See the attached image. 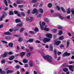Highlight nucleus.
Listing matches in <instances>:
<instances>
[{"mask_svg":"<svg viewBox=\"0 0 74 74\" xmlns=\"http://www.w3.org/2000/svg\"><path fill=\"white\" fill-rule=\"evenodd\" d=\"M42 56L43 57L44 59H45V60H47L49 62H52V58L51 57V56H44L45 55V54L44 53H42L41 54Z\"/></svg>","mask_w":74,"mask_h":74,"instance_id":"1","label":"nucleus"},{"mask_svg":"<svg viewBox=\"0 0 74 74\" xmlns=\"http://www.w3.org/2000/svg\"><path fill=\"white\" fill-rule=\"evenodd\" d=\"M51 41V39H48L46 38H44L43 41L44 43H46V42H49V41Z\"/></svg>","mask_w":74,"mask_h":74,"instance_id":"2","label":"nucleus"},{"mask_svg":"<svg viewBox=\"0 0 74 74\" xmlns=\"http://www.w3.org/2000/svg\"><path fill=\"white\" fill-rule=\"evenodd\" d=\"M33 17H26V21H29V22H32L33 20Z\"/></svg>","mask_w":74,"mask_h":74,"instance_id":"3","label":"nucleus"},{"mask_svg":"<svg viewBox=\"0 0 74 74\" xmlns=\"http://www.w3.org/2000/svg\"><path fill=\"white\" fill-rule=\"evenodd\" d=\"M46 36L49 38H52V34L50 33H47L46 34Z\"/></svg>","mask_w":74,"mask_h":74,"instance_id":"4","label":"nucleus"},{"mask_svg":"<svg viewBox=\"0 0 74 74\" xmlns=\"http://www.w3.org/2000/svg\"><path fill=\"white\" fill-rule=\"evenodd\" d=\"M71 54L70 53H67V52L66 51L64 53L63 55L62 56L63 57H65V56H69Z\"/></svg>","mask_w":74,"mask_h":74,"instance_id":"5","label":"nucleus"},{"mask_svg":"<svg viewBox=\"0 0 74 74\" xmlns=\"http://www.w3.org/2000/svg\"><path fill=\"white\" fill-rule=\"evenodd\" d=\"M69 69L72 71H73V69H74V66L70 65L69 66Z\"/></svg>","mask_w":74,"mask_h":74,"instance_id":"6","label":"nucleus"},{"mask_svg":"<svg viewBox=\"0 0 74 74\" xmlns=\"http://www.w3.org/2000/svg\"><path fill=\"white\" fill-rule=\"evenodd\" d=\"M54 53L55 55L54 56V58L55 59H56V58H57V50L56 49H54Z\"/></svg>","mask_w":74,"mask_h":74,"instance_id":"7","label":"nucleus"},{"mask_svg":"<svg viewBox=\"0 0 74 74\" xmlns=\"http://www.w3.org/2000/svg\"><path fill=\"white\" fill-rule=\"evenodd\" d=\"M25 53H26V52H22L20 53V56L21 58H23L25 55Z\"/></svg>","mask_w":74,"mask_h":74,"instance_id":"8","label":"nucleus"},{"mask_svg":"<svg viewBox=\"0 0 74 74\" xmlns=\"http://www.w3.org/2000/svg\"><path fill=\"white\" fill-rule=\"evenodd\" d=\"M4 35H8L9 36L11 35V33L8 32H5L3 33Z\"/></svg>","mask_w":74,"mask_h":74,"instance_id":"9","label":"nucleus"},{"mask_svg":"<svg viewBox=\"0 0 74 74\" xmlns=\"http://www.w3.org/2000/svg\"><path fill=\"white\" fill-rule=\"evenodd\" d=\"M35 13H38V11L36 8H34L33 10V12H32V14H34Z\"/></svg>","mask_w":74,"mask_h":74,"instance_id":"10","label":"nucleus"},{"mask_svg":"<svg viewBox=\"0 0 74 74\" xmlns=\"http://www.w3.org/2000/svg\"><path fill=\"white\" fill-rule=\"evenodd\" d=\"M7 55V53L5 52L3 54H2L1 56L2 57H3V58H5Z\"/></svg>","mask_w":74,"mask_h":74,"instance_id":"11","label":"nucleus"},{"mask_svg":"<svg viewBox=\"0 0 74 74\" xmlns=\"http://www.w3.org/2000/svg\"><path fill=\"white\" fill-rule=\"evenodd\" d=\"M61 43V41H57L56 42L54 43V45H58Z\"/></svg>","mask_w":74,"mask_h":74,"instance_id":"12","label":"nucleus"},{"mask_svg":"<svg viewBox=\"0 0 74 74\" xmlns=\"http://www.w3.org/2000/svg\"><path fill=\"white\" fill-rule=\"evenodd\" d=\"M3 2L5 4V5L6 7H8V2L6 0H3Z\"/></svg>","mask_w":74,"mask_h":74,"instance_id":"13","label":"nucleus"},{"mask_svg":"<svg viewBox=\"0 0 74 74\" xmlns=\"http://www.w3.org/2000/svg\"><path fill=\"white\" fill-rule=\"evenodd\" d=\"M44 19L45 21L46 22H47V23H49V22H50V20L48 18H45Z\"/></svg>","mask_w":74,"mask_h":74,"instance_id":"14","label":"nucleus"},{"mask_svg":"<svg viewBox=\"0 0 74 74\" xmlns=\"http://www.w3.org/2000/svg\"><path fill=\"white\" fill-rule=\"evenodd\" d=\"M39 25L40 26V29L42 30L44 29V27L42 26V24H41V22L40 21L39 22Z\"/></svg>","mask_w":74,"mask_h":74,"instance_id":"15","label":"nucleus"},{"mask_svg":"<svg viewBox=\"0 0 74 74\" xmlns=\"http://www.w3.org/2000/svg\"><path fill=\"white\" fill-rule=\"evenodd\" d=\"M33 42V38H30L28 40L26 41V42Z\"/></svg>","mask_w":74,"mask_h":74,"instance_id":"16","label":"nucleus"},{"mask_svg":"<svg viewBox=\"0 0 74 74\" xmlns=\"http://www.w3.org/2000/svg\"><path fill=\"white\" fill-rule=\"evenodd\" d=\"M14 44L11 42H10L9 43L8 45L10 47H11V48H12L13 47V45Z\"/></svg>","mask_w":74,"mask_h":74,"instance_id":"17","label":"nucleus"},{"mask_svg":"<svg viewBox=\"0 0 74 74\" xmlns=\"http://www.w3.org/2000/svg\"><path fill=\"white\" fill-rule=\"evenodd\" d=\"M15 22L16 23H20L21 22V21L20 19L17 18L15 20Z\"/></svg>","mask_w":74,"mask_h":74,"instance_id":"18","label":"nucleus"},{"mask_svg":"<svg viewBox=\"0 0 74 74\" xmlns=\"http://www.w3.org/2000/svg\"><path fill=\"white\" fill-rule=\"evenodd\" d=\"M15 58V56H12L10 57L9 58V60H12Z\"/></svg>","mask_w":74,"mask_h":74,"instance_id":"19","label":"nucleus"},{"mask_svg":"<svg viewBox=\"0 0 74 74\" xmlns=\"http://www.w3.org/2000/svg\"><path fill=\"white\" fill-rule=\"evenodd\" d=\"M23 62L24 63H27L28 62V60L26 59H24L23 60Z\"/></svg>","mask_w":74,"mask_h":74,"instance_id":"20","label":"nucleus"},{"mask_svg":"<svg viewBox=\"0 0 74 74\" xmlns=\"http://www.w3.org/2000/svg\"><path fill=\"white\" fill-rule=\"evenodd\" d=\"M24 0H17L16 2L17 4H21V2L23 1Z\"/></svg>","mask_w":74,"mask_h":74,"instance_id":"21","label":"nucleus"},{"mask_svg":"<svg viewBox=\"0 0 74 74\" xmlns=\"http://www.w3.org/2000/svg\"><path fill=\"white\" fill-rule=\"evenodd\" d=\"M68 70H69V69L67 68H65L63 69V71L64 72H67V71H68Z\"/></svg>","mask_w":74,"mask_h":74,"instance_id":"22","label":"nucleus"},{"mask_svg":"<svg viewBox=\"0 0 74 74\" xmlns=\"http://www.w3.org/2000/svg\"><path fill=\"white\" fill-rule=\"evenodd\" d=\"M13 73V71L11 70H8V71L6 72L7 74H9V73Z\"/></svg>","mask_w":74,"mask_h":74,"instance_id":"23","label":"nucleus"},{"mask_svg":"<svg viewBox=\"0 0 74 74\" xmlns=\"http://www.w3.org/2000/svg\"><path fill=\"white\" fill-rule=\"evenodd\" d=\"M49 47H50V51H53V47H52V45H50Z\"/></svg>","mask_w":74,"mask_h":74,"instance_id":"24","label":"nucleus"},{"mask_svg":"<svg viewBox=\"0 0 74 74\" xmlns=\"http://www.w3.org/2000/svg\"><path fill=\"white\" fill-rule=\"evenodd\" d=\"M39 12H40V13H41V14H42L44 12V10L41 8H40L39 9Z\"/></svg>","mask_w":74,"mask_h":74,"instance_id":"25","label":"nucleus"},{"mask_svg":"<svg viewBox=\"0 0 74 74\" xmlns=\"http://www.w3.org/2000/svg\"><path fill=\"white\" fill-rule=\"evenodd\" d=\"M5 38L6 40H11V37L9 36H5Z\"/></svg>","mask_w":74,"mask_h":74,"instance_id":"26","label":"nucleus"},{"mask_svg":"<svg viewBox=\"0 0 74 74\" xmlns=\"http://www.w3.org/2000/svg\"><path fill=\"white\" fill-rule=\"evenodd\" d=\"M29 65L31 67H33V62L32 61H30L29 62Z\"/></svg>","mask_w":74,"mask_h":74,"instance_id":"27","label":"nucleus"},{"mask_svg":"<svg viewBox=\"0 0 74 74\" xmlns=\"http://www.w3.org/2000/svg\"><path fill=\"white\" fill-rule=\"evenodd\" d=\"M69 45H70V42H69V40H68L67 42V46H66L67 48H68V47L69 46Z\"/></svg>","mask_w":74,"mask_h":74,"instance_id":"28","label":"nucleus"},{"mask_svg":"<svg viewBox=\"0 0 74 74\" xmlns=\"http://www.w3.org/2000/svg\"><path fill=\"white\" fill-rule=\"evenodd\" d=\"M52 5L51 3H49L48 4V6L49 8H51L52 7Z\"/></svg>","mask_w":74,"mask_h":74,"instance_id":"29","label":"nucleus"},{"mask_svg":"<svg viewBox=\"0 0 74 74\" xmlns=\"http://www.w3.org/2000/svg\"><path fill=\"white\" fill-rule=\"evenodd\" d=\"M64 37H63V36H61L59 38V39L60 40H63V39H64Z\"/></svg>","mask_w":74,"mask_h":74,"instance_id":"30","label":"nucleus"},{"mask_svg":"<svg viewBox=\"0 0 74 74\" xmlns=\"http://www.w3.org/2000/svg\"><path fill=\"white\" fill-rule=\"evenodd\" d=\"M63 34V31H59L58 33V35H62Z\"/></svg>","mask_w":74,"mask_h":74,"instance_id":"31","label":"nucleus"},{"mask_svg":"<svg viewBox=\"0 0 74 74\" xmlns=\"http://www.w3.org/2000/svg\"><path fill=\"white\" fill-rule=\"evenodd\" d=\"M16 26L17 27H21L22 26V24L21 23H19Z\"/></svg>","mask_w":74,"mask_h":74,"instance_id":"32","label":"nucleus"},{"mask_svg":"<svg viewBox=\"0 0 74 74\" xmlns=\"http://www.w3.org/2000/svg\"><path fill=\"white\" fill-rule=\"evenodd\" d=\"M5 63V61L4 59H2L1 61V63L2 64H3V63Z\"/></svg>","mask_w":74,"mask_h":74,"instance_id":"33","label":"nucleus"},{"mask_svg":"<svg viewBox=\"0 0 74 74\" xmlns=\"http://www.w3.org/2000/svg\"><path fill=\"white\" fill-rule=\"evenodd\" d=\"M24 28H22L19 31L20 33H22L23 31L24 30Z\"/></svg>","mask_w":74,"mask_h":74,"instance_id":"34","label":"nucleus"},{"mask_svg":"<svg viewBox=\"0 0 74 74\" xmlns=\"http://www.w3.org/2000/svg\"><path fill=\"white\" fill-rule=\"evenodd\" d=\"M61 9L63 12H66V11H65L64 9V8H63V7H61Z\"/></svg>","mask_w":74,"mask_h":74,"instance_id":"35","label":"nucleus"},{"mask_svg":"<svg viewBox=\"0 0 74 74\" xmlns=\"http://www.w3.org/2000/svg\"><path fill=\"white\" fill-rule=\"evenodd\" d=\"M52 31H53V32L54 33H55L56 32V31H57V29H52Z\"/></svg>","mask_w":74,"mask_h":74,"instance_id":"36","label":"nucleus"},{"mask_svg":"<svg viewBox=\"0 0 74 74\" xmlns=\"http://www.w3.org/2000/svg\"><path fill=\"white\" fill-rule=\"evenodd\" d=\"M34 31H35L36 32H38V31H39V30L38 28L36 27L35 29H34Z\"/></svg>","mask_w":74,"mask_h":74,"instance_id":"37","label":"nucleus"},{"mask_svg":"<svg viewBox=\"0 0 74 74\" xmlns=\"http://www.w3.org/2000/svg\"><path fill=\"white\" fill-rule=\"evenodd\" d=\"M44 30H45V31H47V32H48L49 30V28H44Z\"/></svg>","mask_w":74,"mask_h":74,"instance_id":"38","label":"nucleus"},{"mask_svg":"<svg viewBox=\"0 0 74 74\" xmlns=\"http://www.w3.org/2000/svg\"><path fill=\"white\" fill-rule=\"evenodd\" d=\"M57 27L58 28V29H62V26L59 25H58L57 26Z\"/></svg>","mask_w":74,"mask_h":74,"instance_id":"39","label":"nucleus"},{"mask_svg":"<svg viewBox=\"0 0 74 74\" xmlns=\"http://www.w3.org/2000/svg\"><path fill=\"white\" fill-rule=\"evenodd\" d=\"M18 40L19 42H21V41H22L23 40L22 38H19Z\"/></svg>","mask_w":74,"mask_h":74,"instance_id":"40","label":"nucleus"},{"mask_svg":"<svg viewBox=\"0 0 74 74\" xmlns=\"http://www.w3.org/2000/svg\"><path fill=\"white\" fill-rule=\"evenodd\" d=\"M30 55V53H27V56L28 58H29Z\"/></svg>","mask_w":74,"mask_h":74,"instance_id":"41","label":"nucleus"},{"mask_svg":"<svg viewBox=\"0 0 74 74\" xmlns=\"http://www.w3.org/2000/svg\"><path fill=\"white\" fill-rule=\"evenodd\" d=\"M66 63H64L62 65V66L63 67H68V65H66Z\"/></svg>","mask_w":74,"mask_h":74,"instance_id":"42","label":"nucleus"},{"mask_svg":"<svg viewBox=\"0 0 74 74\" xmlns=\"http://www.w3.org/2000/svg\"><path fill=\"white\" fill-rule=\"evenodd\" d=\"M9 14L10 15H13V12L12 11H10L9 12Z\"/></svg>","mask_w":74,"mask_h":74,"instance_id":"43","label":"nucleus"},{"mask_svg":"<svg viewBox=\"0 0 74 74\" xmlns=\"http://www.w3.org/2000/svg\"><path fill=\"white\" fill-rule=\"evenodd\" d=\"M20 67L21 66L19 65H17L16 66V68H17V69H19Z\"/></svg>","mask_w":74,"mask_h":74,"instance_id":"44","label":"nucleus"},{"mask_svg":"<svg viewBox=\"0 0 74 74\" xmlns=\"http://www.w3.org/2000/svg\"><path fill=\"white\" fill-rule=\"evenodd\" d=\"M23 5H19L18 6V8H22L23 7Z\"/></svg>","mask_w":74,"mask_h":74,"instance_id":"45","label":"nucleus"},{"mask_svg":"<svg viewBox=\"0 0 74 74\" xmlns=\"http://www.w3.org/2000/svg\"><path fill=\"white\" fill-rule=\"evenodd\" d=\"M30 49L32 51L33 49V47H32L31 46H29V47Z\"/></svg>","mask_w":74,"mask_h":74,"instance_id":"46","label":"nucleus"},{"mask_svg":"<svg viewBox=\"0 0 74 74\" xmlns=\"http://www.w3.org/2000/svg\"><path fill=\"white\" fill-rule=\"evenodd\" d=\"M45 25V22H43L42 23V26H44Z\"/></svg>","mask_w":74,"mask_h":74,"instance_id":"47","label":"nucleus"},{"mask_svg":"<svg viewBox=\"0 0 74 74\" xmlns=\"http://www.w3.org/2000/svg\"><path fill=\"white\" fill-rule=\"evenodd\" d=\"M59 18H60V19H64L63 17H62V16H59Z\"/></svg>","mask_w":74,"mask_h":74,"instance_id":"48","label":"nucleus"},{"mask_svg":"<svg viewBox=\"0 0 74 74\" xmlns=\"http://www.w3.org/2000/svg\"><path fill=\"white\" fill-rule=\"evenodd\" d=\"M29 32L30 34H34V32L33 31H30Z\"/></svg>","mask_w":74,"mask_h":74,"instance_id":"49","label":"nucleus"},{"mask_svg":"<svg viewBox=\"0 0 74 74\" xmlns=\"http://www.w3.org/2000/svg\"><path fill=\"white\" fill-rule=\"evenodd\" d=\"M67 14H70V9H69L68 10V12H67Z\"/></svg>","mask_w":74,"mask_h":74,"instance_id":"50","label":"nucleus"},{"mask_svg":"<svg viewBox=\"0 0 74 74\" xmlns=\"http://www.w3.org/2000/svg\"><path fill=\"white\" fill-rule=\"evenodd\" d=\"M14 30V29H10L9 30V31H10V32H12Z\"/></svg>","mask_w":74,"mask_h":74,"instance_id":"51","label":"nucleus"},{"mask_svg":"<svg viewBox=\"0 0 74 74\" xmlns=\"http://www.w3.org/2000/svg\"><path fill=\"white\" fill-rule=\"evenodd\" d=\"M36 43H40L41 42L40 41H39L38 40H37L35 42Z\"/></svg>","mask_w":74,"mask_h":74,"instance_id":"52","label":"nucleus"},{"mask_svg":"<svg viewBox=\"0 0 74 74\" xmlns=\"http://www.w3.org/2000/svg\"><path fill=\"white\" fill-rule=\"evenodd\" d=\"M3 15H5V16H6L7 15V13H5V12L4 11L3 12Z\"/></svg>","mask_w":74,"mask_h":74,"instance_id":"53","label":"nucleus"},{"mask_svg":"<svg viewBox=\"0 0 74 74\" xmlns=\"http://www.w3.org/2000/svg\"><path fill=\"white\" fill-rule=\"evenodd\" d=\"M21 14L23 16H25V12H22L21 13Z\"/></svg>","mask_w":74,"mask_h":74,"instance_id":"54","label":"nucleus"},{"mask_svg":"<svg viewBox=\"0 0 74 74\" xmlns=\"http://www.w3.org/2000/svg\"><path fill=\"white\" fill-rule=\"evenodd\" d=\"M8 2L9 4H11V3H12V2H11V0H8Z\"/></svg>","mask_w":74,"mask_h":74,"instance_id":"55","label":"nucleus"},{"mask_svg":"<svg viewBox=\"0 0 74 74\" xmlns=\"http://www.w3.org/2000/svg\"><path fill=\"white\" fill-rule=\"evenodd\" d=\"M66 18L68 19H70V16H66Z\"/></svg>","mask_w":74,"mask_h":74,"instance_id":"56","label":"nucleus"},{"mask_svg":"<svg viewBox=\"0 0 74 74\" xmlns=\"http://www.w3.org/2000/svg\"><path fill=\"white\" fill-rule=\"evenodd\" d=\"M34 74H38V73L36 71H34Z\"/></svg>","mask_w":74,"mask_h":74,"instance_id":"57","label":"nucleus"},{"mask_svg":"<svg viewBox=\"0 0 74 74\" xmlns=\"http://www.w3.org/2000/svg\"><path fill=\"white\" fill-rule=\"evenodd\" d=\"M14 12L15 14H18V12L16 11H14Z\"/></svg>","mask_w":74,"mask_h":74,"instance_id":"58","label":"nucleus"},{"mask_svg":"<svg viewBox=\"0 0 74 74\" xmlns=\"http://www.w3.org/2000/svg\"><path fill=\"white\" fill-rule=\"evenodd\" d=\"M57 8L58 10H59H59H60V7H59V6H57Z\"/></svg>","mask_w":74,"mask_h":74,"instance_id":"59","label":"nucleus"},{"mask_svg":"<svg viewBox=\"0 0 74 74\" xmlns=\"http://www.w3.org/2000/svg\"><path fill=\"white\" fill-rule=\"evenodd\" d=\"M18 30H19V29H13V31H14V32H16V31H18Z\"/></svg>","mask_w":74,"mask_h":74,"instance_id":"60","label":"nucleus"},{"mask_svg":"<svg viewBox=\"0 0 74 74\" xmlns=\"http://www.w3.org/2000/svg\"><path fill=\"white\" fill-rule=\"evenodd\" d=\"M1 74H5V72H4V71H1Z\"/></svg>","mask_w":74,"mask_h":74,"instance_id":"61","label":"nucleus"},{"mask_svg":"<svg viewBox=\"0 0 74 74\" xmlns=\"http://www.w3.org/2000/svg\"><path fill=\"white\" fill-rule=\"evenodd\" d=\"M32 3H36L37 2V0H33L32 1Z\"/></svg>","mask_w":74,"mask_h":74,"instance_id":"62","label":"nucleus"},{"mask_svg":"<svg viewBox=\"0 0 74 74\" xmlns=\"http://www.w3.org/2000/svg\"><path fill=\"white\" fill-rule=\"evenodd\" d=\"M71 11L72 12V13L73 15H74V10L73 9L72 10H71Z\"/></svg>","mask_w":74,"mask_h":74,"instance_id":"63","label":"nucleus"},{"mask_svg":"<svg viewBox=\"0 0 74 74\" xmlns=\"http://www.w3.org/2000/svg\"><path fill=\"white\" fill-rule=\"evenodd\" d=\"M60 48H63L64 47V45H61L60 46Z\"/></svg>","mask_w":74,"mask_h":74,"instance_id":"64","label":"nucleus"}]
</instances>
